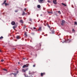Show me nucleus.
I'll return each instance as SVG.
<instances>
[{
    "mask_svg": "<svg viewBox=\"0 0 77 77\" xmlns=\"http://www.w3.org/2000/svg\"><path fill=\"white\" fill-rule=\"evenodd\" d=\"M7 1L6 0H5L4 2L2 4V5H5V6H8V5H9V4L6 3Z\"/></svg>",
    "mask_w": 77,
    "mask_h": 77,
    "instance_id": "obj_1",
    "label": "nucleus"
},
{
    "mask_svg": "<svg viewBox=\"0 0 77 77\" xmlns=\"http://www.w3.org/2000/svg\"><path fill=\"white\" fill-rule=\"evenodd\" d=\"M62 22V23H61V25L62 26H63L64 24H65V21L64 20H62L61 21Z\"/></svg>",
    "mask_w": 77,
    "mask_h": 77,
    "instance_id": "obj_2",
    "label": "nucleus"
},
{
    "mask_svg": "<svg viewBox=\"0 0 77 77\" xmlns=\"http://www.w3.org/2000/svg\"><path fill=\"white\" fill-rule=\"evenodd\" d=\"M53 3L55 5H56L57 4V0H53Z\"/></svg>",
    "mask_w": 77,
    "mask_h": 77,
    "instance_id": "obj_3",
    "label": "nucleus"
},
{
    "mask_svg": "<svg viewBox=\"0 0 77 77\" xmlns=\"http://www.w3.org/2000/svg\"><path fill=\"white\" fill-rule=\"evenodd\" d=\"M16 38L17 39H20L21 38V37L20 35H17Z\"/></svg>",
    "mask_w": 77,
    "mask_h": 77,
    "instance_id": "obj_4",
    "label": "nucleus"
},
{
    "mask_svg": "<svg viewBox=\"0 0 77 77\" xmlns=\"http://www.w3.org/2000/svg\"><path fill=\"white\" fill-rule=\"evenodd\" d=\"M45 72L43 73H41V77H43V75H45Z\"/></svg>",
    "mask_w": 77,
    "mask_h": 77,
    "instance_id": "obj_5",
    "label": "nucleus"
},
{
    "mask_svg": "<svg viewBox=\"0 0 77 77\" xmlns=\"http://www.w3.org/2000/svg\"><path fill=\"white\" fill-rule=\"evenodd\" d=\"M11 24L12 25H13V26H14L15 25V22L14 21H12L11 23Z\"/></svg>",
    "mask_w": 77,
    "mask_h": 77,
    "instance_id": "obj_6",
    "label": "nucleus"
},
{
    "mask_svg": "<svg viewBox=\"0 0 77 77\" xmlns=\"http://www.w3.org/2000/svg\"><path fill=\"white\" fill-rule=\"evenodd\" d=\"M42 30V27H40L38 29V31H41Z\"/></svg>",
    "mask_w": 77,
    "mask_h": 77,
    "instance_id": "obj_7",
    "label": "nucleus"
},
{
    "mask_svg": "<svg viewBox=\"0 0 77 77\" xmlns=\"http://www.w3.org/2000/svg\"><path fill=\"white\" fill-rule=\"evenodd\" d=\"M25 67H28V65H24L23 66V68H25Z\"/></svg>",
    "mask_w": 77,
    "mask_h": 77,
    "instance_id": "obj_8",
    "label": "nucleus"
},
{
    "mask_svg": "<svg viewBox=\"0 0 77 77\" xmlns=\"http://www.w3.org/2000/svg\"><path fill=\"white\" fill-rule=\"evenodd\" d=\"M12 74H13V75H14V76H15V77H16L17 75V73H12Z\"/></svg>",
    "mask_w": 77,
    "mask_h": 77,
    "instance_id": "obj_9",
    "label": "nucleus"
},
{
    "mask_svg": "<svg viewBox=\"0 0 77 77\" xmlns=\"http://www.w3.org/2000/svg\"><path fill=\"white\" fill-rule=\"evenodd\" d=\"M17 27V25L13 26V28L14 29V30H15V28H16V27Z\"/></svg>",
    "mask_w": 77,
    "mask_h": 77,
    "instance_id": "obj_10",
    "label": "nucleus"
},
{
    "mask_svg": "<svg viewBox=\"0 0 77 77\" xmlns=\"http://www.w3.org/2000/svg\"><path fill=\"white\" fill-rule=\"evenodd\" d=\"M22 71L23 72H26V71H27V69H26V70H25L24 69H22Z\"/></svg>",
    "mask_w": 77,
    "mask_h": 77,
    "instance_id": "obj_11",
    "label": "nucleus"
},
{
    "mask_svg": "<svg viewBox=\"0 0 77 77\" xmlns=\"http://www.w3.org/2000/svg\"><path fill=\"white\" fill-rule=\"evenodd\" d=\"M20 22L21 23H22V24H23V20H21L20 21Z\"/></svg>",
    "mask_w": 77,
    "mask_h": 77,
    "instance_id": "obj_12",
    "label": "nucleus"
},
{
    "mask_svg": "<svg viewBox=\"0 0 77 77\" xmlns=\"http://www.w3.org/2000/svg\"><path fill=\"white\" fill-rule=\"evenodd\" d=\"M61 4L62 5H63V6H66V5L65 4L63 3H62Z\"/></svg>",
    "mask_w": 77,
    "mask_h": 77,
    "instance_id": "obj_13",
    "label": "nucleus"
},
{
    "mask_svg": "<svg viewBox=\"0 0 77 77\" xmlns=\"http://www.w3.org/2000/svg\"><path fill=\"white\" fill-rule=\"evenodd\" d=\"M37 8H41V5H37Z\"/></svg>",
    "mask_w": 77,
    "mask_h": 77,
    "instance_id": "obj_14",
    "label": "nucleus"
},
{
    "mask_svg": "<svg viewBox=\"0 0 77 77\" xmlns=\"http://www.w3.org/2000/svg\"><path fill=\"white\" fill-rule=\"evenodd\" d=\"M43 0H39V1H38V2L39 3H41V2H42Z\"/></svg>",
    "mask_w": 77,
    "mask_h": 77,
    "instance_id": "obj_15",
    "label": "nucleus"
},
{
    "mask_svg": "<svg viewBox=\"0 0 77 77\" xmlns=\"http://www.w3.org/2000/svg\"><path fill=\"white\" fill-rule=\"evenodd\" d=\"M22 15L23 16L24 15H25V12H24V11H23V13Z\"/></svg>",
    "mask_w": 77,
    "mask_h": 77,
    "instance_id": "obj_16",
    "label": "nucleus"
},
{
    "mask_svg": "<svg viewBox=\"0 0 77 77\" xmlns=\"http://www.w3.org/2000/svg\"><path fill=\"white\" fill-rule=\"evenodd\" d=\"M18 11H19L18 10H15V12L16 13L18 12Z\"/></svg>",
    "mask_w": 77,
    "mask_h": 77,
    "instance_id": "obj_17",
    "label": "nucleus"
},
{
    "mask_svg": "<svg viewBox=\"0 0 77 77\" xmlns=\"http://www.w3.org/2000/svg\"><path fill=\"white\" fill-rule=\"evenodd\" d=\"M24 35L25 36H27V33H25Z\"/></svg>",
    "mask_w": 77,
    "mask_h": 77,
    "instance_id": "obj_18",
    "label": "nucleus"
},
{
    "mask_svg": "<svg viewBox=\"0 0 77 77\" xmlns=\"http://www.w3.org/2000/svg\"><path fill=\"white\" fill-rule=\"evenodd\" d=\"M3 38V37L2 36L1 37H0V39Z\"/></svg>",
    "mask_w": 77,
    "mask_h": 77,
    "instance_id": "obj_19",
    "label": "nucleus"
},
{
    "mask_svg": "<svg viewBox=\"0 0 77 77\" xmlns=\"http://www.w3.org/2000/svg\"><path fill=\"white\" fill-rule=\"evenodd\" d=\"M3 70H4V71H7V69H3Z\"/></svg>",
    "mask_w": 77,
    "mask_h": 77,
    "instance_id": "obj_20",
    "label": "nucleus"
},
{
    "mask_svg": "<svg viewBox=\"0 0 77 77\" xmlns=\"http://www.w3.org/2000/svg\"><path fill=\"white\" fill-rule=\"evenodd\" d=\"M58 13H59L60 14H61V12H60V11H59L58 12Z\"/></svg>",
    "mask_w": 77,
    "mask_h": 77,
    "instance_id": "obj_21",
    "label": "nucleus"
},
{
    "mask_svg": "<svg viewBox=\"0 0 77 77\" xmlns=\"http://www.w3.org/2000/svg\"><path fill=\"white\" fill-rule=\"evenodd\" d=\"M74 24H75V25L77 24V22H75Z\"/></svg>",
    "mask_w": 77,
    "mask_h": 77,
    "instance_id": "obj_22",
    "label": "nucleus"
},
{
    "mask_svg": "<svg viewBox=\"0 0 77 77\" xmlns=\"http://www.w3.org/2000/svg\"><path fill=\"white\" fill-rule=\"evenodd\" d=\"M48 3H51V1H49V0L48 1Z\"/></svg>",
    "mask_w": 77,
    "mask_h": 77,
    "instance_id": "obj_23",
    "label": "nucleus"
},
{
    "mask_svg": "<svg viewBox=\"0 0 77 77\" xmlns=\"http://www.w3.org/2000/svg\"><path fill=\"white\" fill-rule=\"evenodd\" d=\"M48 14H52V12H48Z\"/></svg>",
    "mask_w": 77,
    "mask_h": 77,
    "instance_id": "obj_24",
    "label": "nucleus"
},
{
    "mask_svg": "<svg viewBox=\"0 0 77 77\" xmlns=\"http://www.w3.org/2000/svg\"><path fill=\"white\" fill-rule=\"evenodd\" d=\"M75 31V30H74V29H72V32H74Z\"/></svg>",
    "mask_w": 77,
    "mask_h": 77,
    "instance_id": "obj_25",
    "label": "nucleus"
},
{
    "mask_svg": "<svg viewBox=\"0 0 77 77\" xmlns=\"http://www.w3.org/2000/svg\"><path fill=\"white\" fill-rule=\"evenodd\" d=\"M3 61H4V60H1V61L2 62H3Z\"/></svg>",
    "mask_w": 77,
    "mask_h": 77,
    "instance_id": "obj_26",
    "label": "nucleus"
},
{
    "mask_svg": "<svg viewBox=\"0 0 77 77\" xmlns=\"http://www.w3.org/2000/svg\"><path fill=\"white\" fill-rule=\"evenodd\" d=\"M29 20L31 21H32V19H30Z\"/></svg>",
    "mask_w": 77,
    "mask_h": 77,
    "instance_id": "obj_27",
    "label": "nucleus"
},
{
    "mask_svg": "<svg viewBox=\"0 0 77 77\" xmlns=\"http://www.w3.org/2000/svg\"><path fill=\"white\" fill-rule=\"evenodd\" d=\"M33 67H35V65H33Z\"/></svg>",
    "mask_w": 77,
    "mask_h": 77,
    "instance_id": "obj_28",
    "label": "nucleus"
},
{
    "mask_svg": "<svg viewBox=\"0 0 77 77\" xmlns=\"http://www.w3.org/2000/svg\"><path fill=\"white\" fill-rule=\"evenodd\" d=\"M33 29H36V27H33Z\"/></svg>",
    "mask_w": 77,
    "mask_h": 77,
    "instance_id": "obj_29",
    "label": "nucleus"
},
{
    "mask_svg": "<svg viewBox=\"0 0 77 77\" xmlns=\"http://www.w3.org/2000/svg\"><path fill=\"white\" fill-rule=\"evenodd\" d=\"M26 9H27L25 8L24 9V11H26Z\"/></svg>",
    "mask_w": 77,
    "mask_h": 77,
    "instance_id": "obj_30",
    "label": "nucleus"
},
{
    "mask_svg": "<svg viewBox=\"0 0 77 77\" xmlns=\"http://www.w3.org/2000/svg\"><path fill=\"white\" fill-rule=\"evenodd\" d=\"M0 52L1 53H2V50H0Z\"/></svg>",
    "mask_w": 77,
    "mask_h": 77,
    "instance_id": "obj_31",
    "label": "nucleus"
},
{
    "mask_svg": "<svg viewBox=\"0 0 77 77\" xmlns=\"http://www.w3.org/2000/svg\"><path fill=\"white\" fill-rule=\"evenodd\" d=\"M25 15H27V13H25Z\"/></svg>",
    "mask_w": 77,
    "mask_h": 77,
    "instance_id": "obj_32",
    "label": "nucleus"
},
{
    "mask_svg": "<svg viewBox=\"0 0 77 77\" xmlns=\"http://www.w3.org/2000/svg\"><path fill=\"white\" fill-rule=\"evenodd\" d=\"M28 15H30V13H28Z\"/></svg>",
    "mask_w": 77,
    "mask_h": 77,
    "instance_id": "obj_33",
    "label": "nucleus"
},
{
    "mask_svg": "<svg viewBox=\"0 0 77 77\" xmlns=\"http://www.w3.org/2000/svg\"><path fill=\"white\" fill-rule=\"evenodd\" d=\"M42 14H41V16H42Z\"/></svg>",
    "mask_w": 77,
    "mask_h": 77,
    "instance_id": "obj_34",
    "label": "nucleus"
},
{
    "mask_svg": "<svg viewBox=\"0 0 77 77\" xmlns=\"http://www.w3.org/2000/svg\"><path fill=\"white\" fill-rule=\"evenodd\" d=\"M23 59H25V58H23Z\"/></svg>",
    "mask_w": 77,
    "mask_h": 77,
    "instance_id": "obj_35",
    "label": "nucleus"
},
{
    "mask_svg": "<svg viewBox=\"0 0 77 77\" xmlns=\"http://www.w3.org/2000/svg\"><path fill=\"white\" fill-rule=\"evenodd\" d=\"M18 63H19V64H20V63L18 62Z\"/></svg>",
    "mask_w": 77,
    "mask_h": 77,
    "instance_id": "obj_36",
    "label": "nucleus"
},
{
    "mask_svg": "<svg viewBox=\"0 0 77 77\" xmlns=\"http://www.w3.org/2000/svg\"><path fill=\"white\" fill-rule=\"evenodd\" d=\"M17 24H18V23H17Z\"/></svg>",
    "mask_w": 77,
    "mask_h": 77,
    "instance_id": "obj_37",
    "label": "nucleus"
},
{
    "mask_svg": "<svg viewBox=\"0 0 77 77\" xmlns=\"http://www.w3.org/2000/svg\"><path fill=\"white\" fill-rule=\"evenodd\" d=\"M46 36H47V35H46Z\"/></svg>",
    "mask_w": 77,
    "mask_h": 77,
    "instance_id": "obj_38",
    "label": "nucleus"
}]
</instances>
